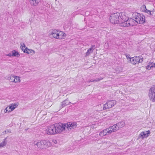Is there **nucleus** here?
I'll list each match as a JSON object with an SVG mask.
<instances>
[{
  "mask_svg": "<svg viewBox=\"0 0 155 155\" xmlns=\"http://www.w3.org/2000/svg\"><path fill=\"white\" fill-rule=\"evenodd\" d=\"M124 16L123 13H116L111 15L109 17L110 22L112 24H119L122 22V18Z\"/></svg>",
  "mask_w": 155,
  "mask_h": 155,
  "instance_id": "f257e3e1",
  "label": "nucleus"
},
{
  "mask_svg": "<svg viewBox=\"0 0 155 155\" xmlns=\"http://www.w3.org/2000/svg\"><path fill=\"white\" fill-rule=\"evenodd\" d=\"M35 147L37 146L38 148L43 149L51 146L50 142L47 140H43L39 141H35L33 143Z\"/></svg>",
  "mask_w": 155,
  "mask_h": 155,
  "instance_id": "f03ea898",
  "label": "nucleus"
},
{
  "mask_svg": "<svg viewBox=\"0 0 155 155\" xmlns=\"http://www.w3.org/2000/svg\"><path fill=\"white\" fill-rule=\"evenodd\" d=\"M51 35L56 39H61L66 36V34L63 31L54 30L52 31Z\"/></svg>",
  "mask_w": 155,
  "mask_h": 155,
  "instance_id": "7ed1b4c3",
  "label": "nucleus"
},
{
  "mask_svg": "<svg viewBox=\"0 0 155 155\" xmlns=\"http://www.w3.org/2000/svg\"><path fill=\"white\" fill-rule=\"evenodd\" d=\"M55 127L56 128V133H61L64 131L65 128L66 127V125L65 124H63L61 123L60 124H54Z\"/></svg>",
  "mask_w": 155,
  "mask_h": 155,
  "instance_id": "20e7f679",
  "label": "nucleus"
},
{
  "mask_svg": "<svg viewBox=\"0 0 155 155\" xmlns=\"http://www.w3.org/2000/svg\"><path fill=\"white\" fill-rule=\"evenodd\" d=\"M148 96L150 101L155 102V86H153L149 90Z\"/></svg>",
  "mask_w": 155,
  "mask_h": 155,
  "instance_id": "39448f33",
  "label": "nucleus"
},
{
  "mask_svg": "<svg viewBox=\"0 0 155 155\" xmlns=\"http://www.w3.org/2000/svg\"><path fill=\"white\" fill-rule=\"evenodd\" d=\"M117 101L115 100H108L106 104L104 105V110H106L112 108L116 104Z\"/></svg>",
  "mask_w": 155,
  "mask_h": 155,
  "instance_id": "423d86ee",
  "label": "nucleus"
},
{
  "mask_svg": "<svg viewBox=\"0 0 155 155\" xmlns=\"http://www.w3.org/2000/svg\"><path fill=\"white\" fill-rule=\"evenodd\" d=\"M45 133L48 135H54L57 134L54 124L48 127L45 130Z\"/></svg>",
  "mask_w": 155,
  "mask_h": 155,
  "instance_id": "0eeeda50",
  "label": "nucleus"
},
{
  "mask_svg": "<svg viewBox=\"0 0 155 155\" xmlns=\"http://www.w3.org/2000/svg\"><path fill=\"white\" fill-rule=\"evenodd\" d=\"M143 58H140L139 57H135L130 58L131 63L135 65L139 63H141L143 61Z\"/></svg>",
  "mask_w": 155,
  "mask_h": 155,
  "instance_id": "6e6552de",
  "label": "nucleus"
},
{
  "mask_svg": "<svg viewBox=\"0 0 155 155\" xmlns=\"http://www.w3.org/2000/svg\"><path fill=\"white\" fill-rule=\"evenodd\" d=\"M110 130L108 128L105 129L99 133V135L100 137H103L106 135H109L111 134Z\"/></svg>",
  "mask_w": 155,
  "mask_h": 155,
  "instance_id": "1a4fd4ad",
  "label": "nucleus"
},
{
  "mask_svg": "<svg viewBox=\"0 0 155 155\" xmlns=\"http://www.w3.org/2000/svg\"><path fill=\"white\" fill-rule=\"evenodd\" d=\"M125 17V15L124 16V17ZM124 18H122V22L120 23V25L121 26L123 27H128L129 26H133V25L132 24H130V21H129V19L127 20H124Z\"/></svg>",
  "mask_w": 155,
  "mask_h": 155,
  "instance_id": "9d476101",
  "label": "nucleus"
},
{
  "mask_svg": "<svg viewBox=\"0 0 155 155\" xmlns=\"http://www.w3.org/2000/svg\"><path fill=\"white\" fill-rule=\"evenodd\" d=\"M66 127L67 128L73 129L76 127L77 124L76 123L68 122L67 124Z\"/></svg>",
  "mask_w": 155,
  "mask_h": 155,
  "instance_id": "9b49d317",
  "label": "nucleus"
},
{
  "mask_svg": "<svg viewBox=\"0 0 155 155\" xmlns=\"http://www.w3.org/2000/svg\"><path fill=\"white\" fill-rule=\"evenodd\" d=\"M140 17L137 20V23L139 24H143L144 23L145 20V17L143 14H141Z\"/></svg>",
  "mask_w": 155,
  "mask_h": 155,
  "instance_id": "f8f14e48",
  "label": "nucleus"
},
{
  "mask_svg": "<svg viewBox=\"0 0 155 155\" xmlns=\"http://www.w3.org/2000/svg\"><path fill=\"white\" fill-rule=\"evenodd\" d=\"M108 129H110V131L111 132V134L112 132H115L119 129L117 124L113 125V126H110L108 127Z\"/></svg>",
  "mask_w": 155,
  "mask_h": 155,
  "instance_id": "ddd939ff",
  "label": "nucleus"
},
{
  "mask_svg": "<svg viewBox=\"0 0 155 155\" xmlns=\"http://www.w3.org/2000/svg\"><path fill=\"white\" fill-rule=\"evenodd\" d=\"M140 15H141V14H139L137 12H135L133 14V18L134 21L137 22L138 20V19L139 17H140Z\"/></svg>",
  "mask_w": 155,
  "mask_h": 155,
  "instance_id": "4468645a",
  "label": "nucleus"
},
{
  "mask_svg": "<svg viewBox=\"0 0 155 155\" xmlns=\"http://www.w3.org/2000/svg\"><path fill=\"white\" fill-rule=\"evenodd\" d=\"M95 48V46L94 45H92L91 47L87 50V51L86 53L85 56H89L91 53H92Z\"/></svg>",
  "mask_w": 155,
  "mask_h": 155,
  "instance_id": "2eb2a0df",
  "label": "nucleus"
},
{
  "mask_svg": "<svg viewBox=\"0 0 155 155\" xmlns=\"http://www.w3.org/2000/svg\"><path fill=\"white\" fill-rule=\"evenodd\" d=\"M30 4L32 6H36L38 4L40 0H29Z\"/></svg>",
  "mask_w": 155,
  "mask_h": 155,
  "instance_id": "dca6fc26",
  "label": "nucleus"
},
{
  "mask_svg": "<svg viewBox=\"0 0 155 155\" xmlns=\"http://www.w3.org/2000/svg\"><path fill=\"white\" fill-rule=\"evenodd\" d=\"M18 104V103H16L14 104H12L9 105V108L12 111L16 108L17 107Z\"/></svg>",
  "mask_w": 155,
  "mask_h": 155,
  "instance_id": "f3484780",
  "label": "nucleus"
},
{
  "mask_svg": "<svg viewBox=\"0 0 155 155\" xmlns=\"http://www.w3.org/2000/svg\"><path fill=\"white\" fill-rule=\"evenodd\" d=\"M71 103L73 104V103H71V102H70L68 99H67L62 102V107H63L65 106H67ZM73 104H74V103H73Z\"/></svg>",
  "mask_w": 155,
  "mask_h": 155,
  "instance_id": "a211bd4d",
  "label": "nucleus"
},
{
  "mask_svg": "<svg viewBox=\"0 0 155 155\" xmlns=\"http://www.w3.org/2000/svg\"><path fill=\"white\" fill-rule=\"evenodd\" d=\"M7 137H6L4 140L1 143H0V146L1 147H3L5 146L7 143Z\"/></svg>",
  "mask_w": 155,
  "mask_h": 155,
  "instance_id": "6ab92c4d",
  "label": "nucleus"
},
{
  "mask_svg": "<svg viewBox=\"0 0 155 155\" xmlns=\"http://www.w3.org/2000/svg\"><path fill=\"white\" fill-rule=\"evenodd\" d=\"M12 55L13 57H19L20 54L18 51L14 50L12 51Z\"/></svg>",
  "mask_w": 155,
  "mask_h": 155,
  "instance_id": "aec40b11",
  "label": "nucleus"
},
{
  "mask_svg": "<svg viewBox=\"0 0 155 155\" xmlns=\"http://www.w3.org/2000/svg\"><path fill=\"white\" fill-rule=\"evenodd\" d=\"M117 125L119 128H122L125 126V123L124 122L122 121L117 123Z\"/></svg>",
  "mask_w": 155,
  "mask_h": 155,
  "instance_id": "412c9836",
  "label": "nucleus"
},
{
  "mask_svg": "<svg viewBox=\"0 0 155 155\" xmlns=\"http://www.w3.org/2000/svg\"><path fill=\"white\" fill-rule=\"evenodd\" d=\"M15 76H10L8 77V80L9 81L12 82H14L15 81Z\"/></svg>",
  "mask_w": 155,
  "mask_h": 155,
  "instance_id": "4be33fe9",
  "label": "nucleus"
},
{
  "mask_svg": "<svg viewBox=\"0 0 155 155\" xmlns=\"http://www.w3.org/2000/svg\"><path fill=\"white\" fill-rule=\"evenodd\" d=\"M142 132L143 134L144 137H147L148 136V135L150 134V132L149 130L145 131Z\"/></svg>",
  "mask_w": 155,
  "mask_h": 155,
  "instance_id": "5701e85b",
  "label": "nucleus"
},
{
  "mask_svg": "<svg viewBox=\"0 0 155 155\" xmlns=\"http://www.w3.org/2000/svg\"><path fill=\"white\" fill-rule=\"evenodd\" d=\"M15 81L14 83L20 82L21 81L20 77L15 76Z\"/></svg>",
  "mask_w": 155,
  "mask_h": 155,
  "instance_id": "b1692460",
  "label": "nucleus"
},
{
  "mask_svg": "<svg viewBox=\"0 0 155 155\" xmlns=\"http://www.w3.org/2000/svg\"><path fill=\"white\" fill-rule=\"evenodd\" d=\"M123 68L121 67H118L116 68V71L117 73H118L122 71Z\"/></svg>",
  "mask_w": 155,
  "mask_h": 155,
  "instance_id": "393cba45",
  "label": "nucleus"
},
{
  "mask_svg": "<svg viewBox=\"0 0 155 155\" xmlns=\"http://www.w3.org/2000/svg\"><path fill=\"white\" fill-rule=\"evenodd\" d=\"M11 110L9 108V106L7 107L4 110V112L5 113H7L8 112H11Z\"/></svg>",
  "mask_w": 155,
  "mask_h": 155,
  "instance_id": "a878e982",
  "label": "nucleus"
},
{
  "mask_svg": "<svg viewBox=\"0 0 155 155\" xmlns=\"http://www.w3.org/2000/svg\"><path fill=\"white\" fill-rule=\"evenodd\" d=\"M144 8L145 9H144V12H145L147 13L148 14H149L150 15H152L151 14V11L150 10H148L146 8V6L145 5H144Z\"/></svg>",
  "mask_w": 155,
  "mask_h": 155,
  "instance_id": "bb28decb",
  "label": "nucleus"
},
{
  "mask_svg": "<svg viewBox=\"0 0 155 155\" xmlns=\"http://www.w3.org/2000/svg\"><path fill=\"white\" fill-rule=\"evenodd\" d=\"M144 137L143 134L142 132L138 136V139L140 138L143 139Z\"/></svg>",
  "mask_w": 155,
  "mask_h": 155,
  "instance_id": "cd10ccee",
  "label": "nucleus"
},
{
  "mask_svg": "<svg viewBox=\"0 0 155 155\" xmlns=\"http://www.w3.org/2000/svg\"><path fill=\"white\" fill-rule=\"evenodd\" d=\"M25 48V45L24 43H22L21 44V49L23 51Z\"/></svg>",
  "mask_w": 155,
  "mask_h": 155,
  "instance_id": "c85d7f7f",
  "label": "nucleus"
},
{
  "mask_svg": "<svg viewBox=\"0 0 155 155\" xmlns=\"http://www.w3.org/2000/svg\"><path fill=\"white\" fill-rule=\"evenodd\" d=\"M103 78H96V79H94V82H98V81H100L102 80Z\"/></svg>",
  "mask_w": 155,
  "mask_h": 155,
  "instance_id": "c756f323",
  "label": "nucleus"
},
{
  "mask_svg": "<svg viewBox=\"0 0 155 155\" xmlns=\"http://www.w3.org/2000/svg\"><path fill=\"white\" fill-rule=\"evenodd\" d=\"M28 50H29V49L27 47H26L25 48V49L23 50V51L24 53H27V54H29L28 51Z\"/></svg>",
  "mask_w": 155,
  "mask_h": 155,
  "instance_id": "7c9ffc66",
  "label": "nucleus"
},
{
  "mask_svg": "<svg viewBox=\"0 0 155 155\" xmlns=\"http://www.w3.org/2000/svg\"><path fill=\"white\" fill-rule=\"evenodd\" d=\"M129 19V21H130V24H132L133 25V26L134 25V23H133V22L134 21V20L133 19H132V18H130V19Z\"/></svg>",
  "mask_w": 155,
  "mask_h": 155,
  "instance_id": "2f4dec72",
  "label": "nucleus"
},
{
  "mask_svg": "<svg viewBox=\"0 0 155 155\" xmlns=\"http://www.w3.org/2000/svg\"><path fill=\"white\" fill-rule=\"evenodd\" d=\"M6 55L7 56H8L9 57H11L12 56V52L11 53H9L8 54H6Z\"/></svg>",
  "mask_w": 155,
  "mask_h": 155,
  "instance_id": "473e14b6",
  "label": "nucleus"
},
{
  "mask_svg": "<svg viewBox=\"0 0 155 155\" xmlns=\"http://www.w3.org/2000/svg\"><path fill=\"white\" fill-rule=\"evenodd\" d=\"M88 82L90 83V82H94V79H91V80L89 81H87Z\"/></svg>",
  "mask_w": 155,
  "mask_h": 155,
  "instance_id": "72a5a7b5",
  "label": "nucleus"
},
{
  "mask_svg": "<svg viewBox=\"0 0 155 155\" xmlns=\"http://www.w3.org/2000/svg\"><path fill=\"white\" fill-rule=\"evenodd\" d=\"M52 142L54 144H56L57 143V141L55 140H52Z\"/></svg>",
  "mask_w": 155,
  "mask_h": 155,
  "instance_id": "f704fd0d",
  "label": "nucleus"
},
{
  "mask_svg": "<svg viewBox=\"0 0 155 155\" xmlns=\"http://www.w3.org/2000/svg\"><path fill=\"white\" fill-rule=\"evenodd\" d=\"M153 67V66H151L150 67V66L149 65H148L147 66V67H146V68L147 69H149V68L150 67V69L152 67Z\"/></svg>",
  "mask_w": 155,
  "mask_h": 155,
  "instance_id": "c9c22d12",
  "label": "nucleus"
},
{
  "mask_svg": "<svg viewBox=\"0 0 155 155\" xmlns=\"http://www.w3.org/2000/svg\"><path fill=\"white\" fill-rule=\"evenodd\" d=\"M104 143H106L107 144H111V143L110 142H104Z\"/></svg>",
  "mask_w": 155,
  "mask_h": 155,
  "instance_id": "e433bc0d",
  "label": "nucleus"
},
{
  "mask_svg": "<svg viewBox=\"0 0 155 155\" xmlns=\"http://www.w3.org/2000/svg\"><path fill=\"white\" fill-rule=\"evenodd\" d=\"M9 133H11V131H9Z\"/></svg>",
  "mask_w": 155,
  "mask_h": 155,
  "instance_id": "4c0bfd02",
  "label": "nucleus"
},
{
  "mask_svg": "<svg viewBox=\"0 0 155 155\" xmlns=\"http://www.w3.org/2000/svg\"><path fill=\"white\" fill-rule=\"evenodd\" d=\"M8 132H9V131H8Z\"/></svg>",
  "mask_w": 155,
  "mask_h": 155,
  "instance_id": "58836bf2",
  "label": "nucleus"
},
{
  "mask_svg": "<svg viewBox=\"0 0 155 155\" xmlns=\"http://www.w3.org/2000/svg\"><path fill=\"white\" fill-rule=\"evenodd\" d=\"M8 132H9V131H8Z\"/></svg>",
  "mask_w": 155,
  "mask_h": 155,
  "instance_id": "ea45409f",
  "label": "nucleus"
}]
</instances>
